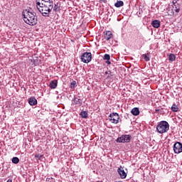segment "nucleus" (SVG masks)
<instances>
[{"label": "nucleus", "mask_w": 182, "mask_h": 182, "mask_svg": "<svg viewBox=\"0 0 182 182\" xmlns=\"http://www.w3.org/2000/svg\"><path fill=\"white\" fill-rule=\"evenodd\" d=\"M22 16L23 21L27 25L30 26H35L38 23V16L36 13L31 11L29 9H26L22 11Z\"/></svg>", "instance_id": "1"}, {"label": "nucleus", "mask_w": 182, "mask_h": 182, "mask_svg": "<svg viewBox=\"0 0 182 182\" xmlns=\"http://www.w3.org/2000/svg\"><path fill=\"white\" fill-rule=\"evenodd\" d=\"M53 9V3H43L42 6L38 8L39 12L43 15V16H49V14L52 12Z\"/></svg>", "instance_id": "2"}, {"label": "nucleus", "mask_w": 182, "mask_h": 182, "mask_svg": "<svg viewBox=\"0 0 182 182\" xmlns=\"http://www.w3.org/2000/svg\"><path fill=\"white\" fill-rule=\"evenodd\" d=\"M170 129V124L167 121H161L158 123L156 126V132L160 134H163L164 133H167Z\"/></svg>", "instance_id": "3"}, {"label": "nucleus", "mask_w": 182, "mask_h": 182, "mask_svg": "<svg viewBox=\"0 0 182 182\" xmlns=\"http://www.w3.org/2000/svg\"><path fill=\"white\" fill-rule=\"evenodd\" d=\"M132 136L129 134H123L116 139L117 143H130Z\"/></svg>", "instance_id": "4"}, {"label": "nucleus", "mask_w": 182, "mask_h": 182, "mask_svg": "<svg viewBox=\"0 0 182 182\" xmlns=\"http://www.w3.org/2000/svg\"><path fill=\"white\" fill-rule=\"evenodd\" d=\"M109 120L114 124H117L120 120V115L117 112H112L109 115Z\"/></svg>", "instance_id": "5"}, {"label": "nucleus", "mask_w": 182, "mask_h": 182, "mask_svg": "<svg viewBox=\"0 0 182 182\" xmlns=\"http://www.w3.org/2000/svg\"><path fill=\"white\" fill-rule=\"evenodd\" d=\"M81 60L83 63H89L92 62V53H84L81 55Z\"/></svg>", "instance_id": "6"}, {"label": "nucleus", "mask_w": 182, "mask_h": 182, "mask_svg": "<svg viewBox=\"0 0 182 182\" xmlns=\"http://www.w3.org/2000/svg\"><path fill=\"white\" fill-rule=\"evenodd\" d=\"M173 151L176 154H180V153H182L181 142L177 141L173 144Z\"/></svg>", "instance_id": "7"}, {"label": "nucleus", "mask_w": 182, "mask_h": 182, "mask_svg": "<svg viewBox=\"0 0 182 182\" xmlns=\"http://www.w3.org/2000/svg\"><path fill=\"white\" fill-rule=\"evenodd\" d=\"M121 178H126L127 177V173H126V171H124V168L122 166L118 168L117 170Z\"/></svg>", "instance_id": "8"}, {"label": "nucleus", "mask_w": 182, "mask_h": 182, "mask_svg": "<svg viewBox=\"0 0 182 182\" xmlns=\"http://www.w3.org/2000/svg\"><path fill=\"white\" fill-rule=\"evenodd\" d=\"M73 105H76L77 106H80L82 103V100L80 98L75 96L73 99L72 100Z\"/></svg>", "instance_id": "9"}, {"label": "nucleus", "mask_w": 182, "mask_h": 182, "mask_svg": "<svg viewBox=\"0 0 182 182\" xmlns=\"http://www.w3.org/2000/svg\"><path fill=\"white\" fill-rule=\"evenodd\" d=\"M28 103L30 106H36L38 105V100L35 97H31L28 99Z\"/></svg>", "instance_id": "10"}, {"label": "nucleus", "mask_w": 182, "mask_h": 182, "mask_svg": "<svg viewBox=\"0 0 182 182\" xmlns=\"http://www.w3.org/2000/svg\"><path fill=\"white\" fill-rule=\"evenodd\" d=\"M112 36H113V33H112L111 31L104 32V38L106 41H110Z\"/></svg>", "instance_id": "11"}, {"label": "nucleus", "mask_w": 182, "mask_h": 182, "mask_svg": "<svg viewBox=\"0 0 182 182\" xmlns=\"http://www.w3.org/2000/svg\"><path fill=\"white\" fill-rule=\"evenodd\" d=\"M50 89H56L58 87V80H53L50 82Z\"/></svg>", "instance_id": "12"}, {"label": "nucleus", "mask_w": 182, "mask_h": 182, "mask_svg": "<svg viewBox=\"0 0 182 182\" xmlns=\"http://www.w3.org/2000/svg\"><path fill=\"white\" fill-rule=\"evenodd\" d=\"M160 21L159 20H154L151 22V26H153V28H160Z\"/></svg>", "instance_id": "13"}, {"label": "nucleus", "mask_w": 182, "mask_h": 182, "mask_svg": "<svg viewBox=\"0 0 182 182\" xmlns=\"http://www.w3.org/2000/svg\"><path fill=\"white\" fill-rule=\"evenodd\" d=\"M131 113L133 116H139L140 114V110L138 107H134L131 110Z\"/></svg>", "instance_id": "14"}, {"label": "nucleus", "mask_w": 182, "mask_h": 182, "mask_svg": "<svg viewBox=\"0 0 182 182\" xmlns=\"http://www.w3.org/2000/svg\"><path fill=\"white\" fill-rule=\"evenodd\" d=\"M173 8L175 12H176V14H178V12H180V9H181V5H180V4L178 3H176V4L173 5Z\"/></svg>", "instance_id": "15"}, {"label": "nucleus", "mask_w": 182, "mask_h": 182, "mask_svg": "<svg viewBox=\"0 0 182 182\" xmlns=\"http://www.w3.org/2000/svg\"><path fill=\"white\" fill-rule=\"evenodd\" d=\"M105 75H107V79H113V77L114 76V74L110 70L106 71Z\"/></svg>", "instance_id": "16"}, {"label": "nucleus", "mask_w": 182, "mask_h": 182, "mask_svg": "<svg viewBox=\"0 0 182 182\" xmlns=\"http://www.w3.org/2000/svg\"><path fill=\"white\" fill-rule=\"evenodd\" d=\"M124 5V2H123V1H117L115 4H114V6L116 8H120L122 6H123Z\"/></svg>", "instance_id": "17"}, {"label": "nucleus", "mask_w": 182, "mask_h": 182, "mask_svg": "<svg viewBox=\"0 0 182 182\" xmlns=\"http://www.w3.org/2000/svg\"><path fill=\"white\" fill-rule=\"evenodd\" d=\"M80 116L81 117H82V119H87V117H89V114H87V112L86 111H82L80 112Z\"/></svg>", "instance_id": "18"}, {"label": "nucleus", "mask_w": 182, "mask_h": 182, "mask_svg": "<svg viewBox=\"0 0 182 182\" xmlns=\"http://www.w3.org/2000/svg\"><path fill=\"white\" fill-rule=\"evenodd\" d=\"M168 60H170V62H174V60H176V55L171 53L168 55Z\"/></svg>", "instance_id": "19"}, {"label": "nucleus", "mask_w": 182, "mask_h": 182, "mask_svg": "<svg viewBox=\"0 0 182 182\" xmlns=\"http://www.w3.org/2000/svg\"><path fill=\"white\" fill-rule=\"evenodd\" d=\"M172 112H178V107L177 106V105L176 104H173L171 107Z\"/></svg>", "instance_id": "20"}, {"label": "nucleus", "mask_w": 182, "mask_h": 182, "mask_svg": "<svg viewBox=\"0 0 182 182\" xmlns=\"http://www.w3.org/2000/svg\"><path fill=\"white\" fill-rule=\"evenodd\" d=\"M11 161H12V163H14V164H18V163H19V158L13 157Z\"/></svg>", "instance_id": "21"}, {"label": "nucleus", "mask_w": 182, "mask_h": 182, "mask_svg": "<svg viewBox=\"0 0 182 182\" xmlns=\"http://www.w3.org/2000/svg\"><path fill=\"white\" fill-rule=\"evenodd\" d=\"M104 60H110V55L105 54L103 58Z\"/></svg>", "instance_id": "22"}, {"label": "nucleus", "mask_w": 182, "mask_h": 182, "mask_svg": "<svg viewBox=\"0 0 182 182\" xmlns=\"http://www.w3.org/2000/svg\"><path fill=\"white\" fill-rule=\"evenodd\" d=\"M143 58L146 62H149L150 60V57H149L147 54H144Z\"/></svg>", "instance_id": "23"}, {"label": "nucleus", "mask_w": 182, "mask_h": 182, "mask_svg": "<svg viewBox=\"0 0 182 182\" xmlns=\"http://www.w3.org/2000/svg\"><path fill=\"white\" fill-rule=\"evenodd\" d=\"M36 6H37V9L38 11H39V8H41V6H42V1H36Z\"/></svg>", "instance_id": "24"}, {"label": "nucleus", "mask_w": 182, "mask_h": 182, "mask_svg": "<svg viewBox=\"0 0 182 182\" xmlns=\"http://www.w3.org/2000/svg\"><path fill=\"white\" fill-rule=\"evenodd\" d=\"M41 1H42V4H45L46 2H48V4L53 3V0H41Z\"/></svg>", "instance_id": "25"}, {"label": "nucleus", "mask_w": 182, "mask_h": 182, "mask_svg": "<svg viewBox=\"0 0 182 182\" xmlns=\"http://www.w3.org/2000/svg\"><path fill=\"white\" fill-rule=\"evenodd\" d=\"M71 87L75 89L76 87V81H73L71 83Z\"/></svg>", "instance_id": "26"}, {"label": "nucleus", "mask_w": 182, "mask_h": 182, "mask_svg": "<svg viewBox=\"0 0 182 182\" xmlns=\"http://www.w3.org/2000/svg\"><path fill=\"white\" fill-rule=\"evenodd\" d=\"M141 14H143V11L141 10H140V9H139V11L136 12V15L138 16H141Z\"/></svg>", "instance_id": "27"}, {"label": "nucleus", "mask_w": 182, "mask_h": 182, "mask_svg": "<svg viewBox=\"0 0 182 182\" xmlns=\"http://www.w3.org/2000/svg\"><path fill=\"white\" fill-rule=\"evenodd\" d=\"M35 157H36V159H38V160H41V159H42V155H41V154H36Z\"/></svg>", "instance_id": "28"}, {"label": "nucleus", "mask_w": 182, "mask_h": 182, "mask_svg": "<svg viewBox=\"0 0 182 182\" xmlns=\"http://www.w3.org/2000/svg\"><path fill=\"white\" fill-rule=\"evenodd\" d=\"M58 4H55L54 7H53V9L55 12H58Z\"/></svg>", "instance_id": "29"}, {"label": "nucleus", "mask_w": 182, "mask_h": 182, "mask_svg": "<svg viewBox=\"0 0 182 182\" xmlns=\"http://www.w3.org/2000/svg\"><path fill=\"white\" fill-rule=\"evenodd\" d=\"M172 4L173 5H175L176 4H177V0H173Z\"/></svg>", "instance_id": "30"}, {"label": "nucleus", "mask_w": 182, "mask_h": 182, "mask_svg": "<svg viewBox=\"0 0 182 182\" xmlns=\"http://www.w3.org/2000/svg\"><path fill=\"white\" fill-rule=\"evenodd\" d=\"M101 2H104L105 4H106V2H107V0H100Z\"/></svg>", "instance_id": "31"}, {"label": "nucleus", "mask_w": 182, "mask_h": 182, "mask_svg": "<svg viewBox=\"0 0 182 182\" xmlns=\"http://www.w3.org/2000/svg\"><path fill=\"white\" fill-rule=\"evenodd\" d=\"M107 65H110V63H112L110 61L107 60Z\"/></svg>", "instance_id": "32"}, {"label": "nucleus", "mask_w": 182, "mask_h": 182, "mask_svg": "<svg viewBox=\"0 0 182 182\" xmlns=\"http://www.w3.org/2000/svg\"><path fill=\"white\" fill-rule=\"evenodd\" d=\"M6 182H12V179H9Z\"/></svg>", "instance_id": "33"}, {"label": "nucleus", "mask_w": 182, "mask_h": 182, "mask_svg": "<svg viewBox=\"0 0 182 182\" xmlns=\"http://www.w3.org/2000/svg\"><path fill=\"white\" fill-rule=\"evenodd\" d=\"M156 112H159V109H156Z\"/></svg>", "instance_id": "34"}]
</instances>
